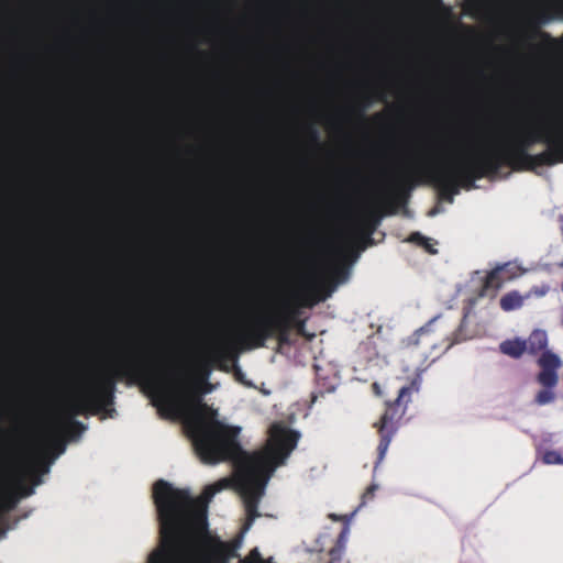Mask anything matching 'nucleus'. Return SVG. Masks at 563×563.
Listing matches in <instances>:
<instances>
[{
  "instance_id": "473e14b6",
  "label": "nucleus",
  "mask_w": 563,
  "mask_h": 563,
  "mask_svg": "<svg viewBox=\"0 0 563 563\" xmlns=\"http://www.w3.org/2000/svg\"><path fill=\"white\" fill-rule=\"evenodd\" d=\"M374 119L375 120H382L383 119V114L382 113H377L374 115Z\"/></svg>"
},
{
  "instance_id": "6ab92c4d",
  "label": "nucleus",
  "mask_w": 563,
  "mask_h": 563,
  "mask_svg": "<svg viewBox=\"0 0 563 563\" xmlns=\"http://www.w3.org/2000/svg\"><path fill=\"white\" fill-rule=\"evenodd\" d=\"M542 462L548 465L563 464V456L556 451H545L542 455Z\"/></svg>"
},
{
  "instance_id": "39448f33",
  "label": "nucleus",
  "mask_w": 563,
  "mask_h": 563,
  "mask_svg": "<svg viewBox=\"0 0 563 563\" xmlns=\"http://www.w3.org/2000/svg\"><path fill=\"white\" fill-rule=\"evenodd\" d=\"M418 379H413L409 385L402 386L398 390V396L393 401H386V408L377 422L373 424L377 429L379 443L377 445V461L375 467L384 460L389 444L397 433L399 421L404 417L407 405L410 401L412 393L419 390Z\"/></svg>"
},
{
  "instance_id": "a878e982",
  "label": "nucleus",
  "mask_w": 563,
  "mask_h": 563,
  "mask_svg": "<svg viewBox=\"0 0 563 563\" xmlns=\"http://www.w3.org/2000/svg\"><path fill=\"white\" fill-rule=\"evenodd\" d=\"M306 321L300 319L296 321L292 329H296L298 334L305 335Z\"/></svg>"
},
{
  "instance_id": "bb28decb",
  "label": "nucleus",
  "mask_w": 563,
  "mask_h": 563,
  "mask_svg": "<svg viewBox=\"0 0 563 563\" xmlns=\"http://www.w3.org/2000/svg\"><path fill=\"white\" fill-rule=\"evenodd\" d=\"M69 427H70V429H76L79 432L85 429V426L81 422L74 420V419L69 420Z\"/></svg>"
},
{
  "instance_id": "423d86ee",
  "label": "nucleus",
  "mask_w": 563,
  "mask_h": 563,
  "mask_svg": "<svg viewBox=\"0 0 563 563\" xmlns=\"http://www.w3.org/2000/svg\"><path fill=\"white\" fill-rule=\"evenodd\" d=\"M292 328L264 316H257L247 327L245 339L252 347H264L268 339L275 338L279 346L289 345Z\"/></svg>"
},
{
  "instance_id": "b1692460",
  "label": "nucleus",
  "mask_w": 563,
  "mask_h": 563,
  "mask_svg": "<svg viewBox=\"0 0 563 563\" xmlns=\"http://www.w3.org/2000/svg\"><path fill=\"white\" fill-rule=\"evenodd\" d=\"M347 274L346 269L341 265H334L331 268V276L333 279L339 280Z\"/></svg>"
},
{
  "instance_id": "c85d7f7f",
  "label": "nucleus",
  "mask_w": 563,
  "mask_h": 563,
  "mask_svg": "<svg viewBox=\"0 0 563 563\" xmlns=\"http://www.w3.org/2000/svg\"><path fill=\"white\" fill-rule=\"evenodd\" d=\"M372 389L376 396H382V390H380V386L378 383H373Z\"/></svg>"
},
{
  "instance_id": "cd10ccee",
  "label": "nucleus",
  "mask_w": 563,
  "mask_h": 563,
  "mask_svg": "<svg viewBox=\"0 0 563 563\" xmlns=\"http://www.w3.org/2000/svg\"><path fill=\"white\" fill-rule=\"evenodd\" d=\"M534 34L540 35V37L545 42H549V43L553 42V38L551 37V35L549 33L536 31Z\"/></svg>"
},
{
  "instance_id": "2f4dec72",
  "label": "nucleus",
  "mask_w": 563,
  "mask_h": 563,
  "mask_svg": "<svg viewBox=\"0 0 563 563\" xmlns=\"http://www.w3.org/2000/svg\"><path fill=\"white\" fill-rule=\"evenodd\" d=\"M209 376V371H206V373L203 374V377H202V382L206 386H208V383H207V378Z\"/></svg>"
},
{
  "instance_id": "a211bd4d",
  "label": "nucleus",
  "mask_w": 563,
  "mask_h": 563,
  "mask_svg": "<svg viewBox=\"0 0 563 563\" xmlns=\"http://www.w3.org/2000/svg\"><path fill=\"white\" fill-rule=\"evenodd\" d=\"M408 241L413 242V243L418 244L419 246H422L430 254L437 253V250L433 249V246L430 244V239L426 238L420 232L411 233Z\"/></svg>"
},
{
  "instance_id": "ddd939ff",
  "label": "nucleus",
  "mask_w": 563,
  "mask_h": 563,
  "mask_svg": "<svg viewBox=\"0 0 563 563\" xmlns=\"http://www.w3.org/2000/svg\"><path fill=\"white\" fill-rule=\"evenodd\" d=\"M527 344V352L529 354L536 355L540 352L541 355L547 352L548 346V335L543 330H534L531 332L529 338L525 341Z\"/></svg>"
},
{
  "instance_id": "c9c22d12",
  "label": "nucleus",
  "mask_w": 563,
  "mask_h": 563,
  "mask_svg": "<svg viewBox=\"0 0 563 563\" xmlns=\"http://www.w3.org/2000/svg\"><path fill=\"white\" fill-rule=\"evenodd\" d=\"M439 3H441V0H437Z\"/></svg>"
},
{
  "instance_id": "7ed1b4c3",
  "label": "nucleus",
  "mask_w": 563,
  "mask_h": 563,
  "mask_svg": "<svg viewBox=\"0 0 563 563\" xmlns=\"http://www.w3.org/2000/svg\"><path fill=\"white\" fill-rule=\"evenodd\" d=\"M219 482L205 488L200 498L188 489L176 488L164 479L153 485V499L159 522V544L150 554L148 563H181L192 539L207 532V505L222 489Z\"/></svg>"
},
{
  "instance_id": "f3484780",
  "label": "nucleus",
  "mask_w": 563,
  "mask_h": 563,
  "mask_svg": "<svg viewBox=\"0 0 563 563\" xmlns=\"http://www.w3.org/2000/svg\"><path fill=\"white\" fill-rule=\"evenodd\" d=\"M317 384L318 390L312 394V401H316L318 396H323L324 393H332L335 389L333 379L323 378L319 373H317Z\"/></svg>"
},
{
  "instance_id": "72a5a7b5",
  "label": "nucleus",
  "mask_w": 563,
  "mask_h": 563,
  "mask_svg": "<svg viewBox=\"0 0 563 563\" xmlns=\"http://www.w3.org/2000/svg\"><path fill=\"white\" fill-rule=\"evenodd\" d=\"M377 98H378L379 100H385V95H384L383 92H380V93L377 96Z\"/></svg>"
},
{
  "instance_id": "f257e3e1",
  "label": "nucleus",
  "mask_w": 563,
  "mask_h": 563,
  "mask_svg": "<svg viewBox=\"0 0 563 563\" xmlns=\"http://www.w3.org/2000/svg\"><path fill=\"white\" fill-rule=\"evenodd\" d=\"M211 389L206 387L202 393ZM188 400L192 404L196 416L187 422L195 451L206 464L233 461L239 467L238 485L245 508V521L242 533L249 531L261 514L258 505L264 495L271 473L283 465L296 448L299 433L295 430L274 427L267 450L249 453L239 442L240 427L228 426L216 418H205L201 391L190 386L186 389Z\"/></svg>"
},
{
  "instance_id": "7c9ffc66",
  "label": "nucleus",
  "mask_w": 563,
  "mask_h": 563,
  "mask_svg": "<svg viewBox=\"0 0 563 563\" xmlns=\"http://www.w3.org/2000/svg\"><path fill=\"white\" fill-rule=\"evenodd\" d=\"M485 0H473V4L476 9H481L484 7Z\"/></svg>"
},
{
  "instance_id": "0eeeda50",
  "label": "nucleus",
  "mask_w": 563,
  "mask_h": 563,
  "mask_svg": "<svg viewBox=\"0 0 563 563\" xmlns=\"http://www.w3.org/2000/svg\"><path fill=\"white\" fill-rule=\"evenodd\" d=\"M331 291L332 289L324 295H320V288H314L312 291L301 294L292 299L283 300L274 312L263 316L294 328L296 321L300 320L301 307L312 308L319 301L325 300Z\"/></svg>"
},
{
  "instance_id": "f03ea898",
  "label": "nucleus",
  "mask_w": 563,
  "mask_h": 563,
  "mask_svg": "<svg viewBox=\"0 0 563 563\" xmlns=\"http://www.w3.org/2000/svg\"><path fill=\"white\" fill-rule=\"evenodd\" d=\"M563 163V130L554 131L541 117L501 146L486 147L446 164L427 169L429 179L443 197L471 189L474 183L498 174L507 166L515 172Z\"/></svg>"
},
{
  "instance_id": "2eb2a0df",
  "label": "nucleus",
  "mask_w": 563,
  "mask_h": 563,
  "mask_svg": "<svg viewBox=\"0 0 563 563\" xmlns=\"http://www.w3.org/2000/svg\"><path fill=\"white\" fill-rule=\"evenodd\" d=\"M499 349L505 355L519 358L525 352H527V344L525 341L519 339L506 340L500 343Z\"/></svg>"
},
{
  "instance_id": "1a4fd4ad",
  "label": "nucleus",
  "mask_w": 563,
  "mask_h": 563,
  "mask_svg": "<svg viewBox=\"0 0 563 563\" xmlns=\"http://www.w3.org/2000/svg\"><path fill=\"white\" fill-rule=\"evenodd\" d=\"M511 269L510 263L503 264L492 269L483 282L479 296L489 297L492 299L495 298L504 285L516 277V274L510 273Z\"/></svg>"
},
{
  "instance_id": "f8f14e48",
  "label": "nucleus",
  "mask_w": 563,
  "mask_h": 563,
  "mask_svg": "<svg viewBox=\"0 0 563 563\" xmlns=\"http://www.w3.org/2000/svg\"><path fill=\"white\" fill-rule=\"evenodd\" d=\"M411 184H412V176L409 174L401 175L396 179V181L394 184L393 192L386 201V213L391 214L395 212L394 206H395L396 199L406 189L410 188Z\"/></svg>"
},
{
  "instance_id": "393cba45",
  "label": "nucleus",
  "mask_w": 563,
  "mask_h": 563,
  "mask_svg": "<svg viewBox=\"0 0 563 563\" xmlns=\"http://www.w3.org/2000/svg\"><path fill=\"white\" fill-rule=\"evenodd\" d=\"M376 489H377V485H375V484H372L371 486H368L366 488V490L364 492V494L362 496L363 504H365L366 500L372 499L374 497Z\"/></svg>"
},
{
  "instance_id": "f704fd0d",
  "label": "nucleus",
  "mask_w": 563,
  "mask_h": 563,
  "mask_svg": "<svg viewBox=\"0 0 563 563\" xmlns=\"http://www.w3.org/2000/svg\"><path fill=\"white\" fill-rule=\"evenodd\" d=\"M40 483H41V478L36 475V476H35V482H34V484H35V485H38Z\"/></svg>"
},
{
  "instance_id": "aec40b11",
  "label": "nucleus",
  "mask_w": 563,
  "mask_h": 563,
  "mask_svg": "<svg viewBox=\"0 0 563 563\" xmlns=\"http://www.w3.org/2000/svg\"><path fill=\"white\" fill-rule=\"evenodd\" d=\"M465 321H466V316L462 319L459 328L454 331L453 339L448 343V347L452 346L455 343H460L461 341L468 339L467 336H465L463 334Z\"/></svg>"
},
{
  "instance_id": "9b49d317",
  "label": "nucleus",
  "mask_w": 563,
  "mask_h": 563,
  "mask_svg": "<svg viewBox=\"0 0 563 563\" xmlns=\"http://www.w3.org/2000/svg\"><path fill=\"white\" fill-rule=\"evenodd\" d=\"M347 533L349 529L346 527L343 528L333 547L327 552H320L319 563H341L347 542Z\"/></svg>"
},
{
  "instance_id": "4468645a",
  "label": "nucleus",
  "mask_w": 563,
  "mask_h": 563,
  "mask_svg": "<svg viewBox=\"0 0 563 563\" xmlns=\"http://www.w3.org/2000/svg\"><path fill=\"white\" fill-rule=\"evenodd\" d=\"M528 297L529 295L522 296L518 290H511L500 298L499 306L506 312L517 310L523 306L525 299Z\"/></svg>"
},
{
  "instance_id": "c756f323",
  "label": "nucleus",
  "mask_w": 563,
  "mask_h": 563,
  "mask_svg": "<svg viewBox=\"0 0 563 563\" xmlns=\"http://www.w3.org/2000/svg\"><path fill=\"white\" fill-rule=\"evenodd\" d=\"M33 494V488L32 487H23L22 488V496L26 497V496H30Z\"/></svg>"
},
{
  "instance_id": "dca6fc26",
  "label": "nucleus",
  "mask_w": 563,
  "mask_h": 563,
  "mask_svg": "<svg viewBox=\"0 0 563 563\" xmlns=\"http://www.w3.org/2000/svg\"><path fill=\"white\" fill-rule=\"evenodd\" d=\"M440 318H433L429 321L428 324L420 328L416 333V340L415 343L419 344L420 342L424 343L426 345L433 346L434 345V339L431 338V332L433 331V327L439 322Z\"/></svg>"
},
{
  "instance_id": "9d476101",
  "label": "nucleus",
  "mask_w": 563,
  "mask_h": 563,
  "mask_svg": "<svg viewBox=\"0 0 563 563\" xmlns=\"http://www.w3.org/2000/svg\"><path fill=\"white\" fill-rule=\"evenodd\" d=\"M383 213L380 210L373 209L363 214L355 223L354 230L356 234L366 239L372 244V234L376 230Z\"/></svg>"
},
{
  "instance_id": "4be33fe9",
  "label": "nucleus",
  "mask_w": 563,
  "mask_h": 563,
  "mask_svg": "<svg viewBox=\"0 0 563 563\" xmlns=\"http://www.w3.org/2000/svg\"><path fill=\"white\" fill-rule=\"evenodd\" d=\"M306 132H307V135H308L310 142L318 145L319 140H320V134H319V131L317 130V128H314L312 124H309L306 128Z\"/></svg>"
},
{
  "instance_id": "6e6552de",
  "label": "nucleus",
  "mask_w": 563,
  "mask_h": 563,
  "mask_svg": "<svg viewBox=\"0 0 563 563\" xmlns=\"http://www.w3.org/2000/svg\"><path fill=\"white\" fill-rule=\"evenodd\" d=\"M537 363L541 369L537 375V382L544 388L537 393L534 404L544 406L553 402L555 399V394L552 389L558 385V371L562 366V361L555 353L547 351L540 355Z\"/></svg>"
},
{
  "instance_id": "20e7f679",
  "label": "nucleus",
  "mask_w": 563,
  "mask_h": 563,
  "mask_svg": "<svg viewBox=\"0 0 563 563\" xmlns=\"http://www.w3.org/2000/svg\"><path fill=\"white\" fill-rule=\"evenodd\" d=\"M140 384L154 394L153 402L158 406L161 413L176 412L178 404L167 394L162 383L152 375L148 358L144 353L133 350L124 355L110 371L99 374L76 398L69 404L70 415L84 412L99 413L114 401V391L118 380Z\"/></svg>"
},
{
  "instance_id": "412c9836",
  "label": "nucleus",
  "mask_w": 563,
  "mask_h": 563,
  "mask_svg": "<svg viewBox=\"0 0 563 563\" xmlns=\"http://www.w3.org/2000/svg\"><path fill=\"white\" fill-rule=\"evenodd\" d=\"M368 104H369V99L366 97L365 102L363 104H354L353 107L350 108L349 111L357 117L363 118L364 112Z\"/></svg>"
},
{
  "instance_id": "5701e85b",
  "label": "nucleus",
  "mask_w": 563,
  "mask_h": 563,
  "mask_svg": "<svg viewBox=\"0 0 563 563\" xmlns=\"http://www.w3.org/2000/svg\"><path fill=\"white\" fill-rule=\"evenodd\" d=\"M235 351V347L232 343L225 342L219 349V354L221 357H231Z\"/></svg>"
}]
</instances>
